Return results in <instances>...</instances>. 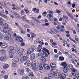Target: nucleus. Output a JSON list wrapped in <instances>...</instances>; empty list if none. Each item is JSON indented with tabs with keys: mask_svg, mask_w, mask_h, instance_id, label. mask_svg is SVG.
Masks as SVG:
<instances>
[{
	"mask_svg": "<svg viewBox=\"0 0 79 79\" xmlns=\"http://www.w3.org/2000/svg\"><path fill=\"white\" fill-rule=\"evenodd\" d=\"M72 41L74 43V44H77V42L75 41V40H72Z\"/></svg>",
	"mask_w": 79,
	"mask_h": 79,
	"instance_id": "obj_58",
	"label": "nucleus"
},
{
	"mask_svg": "<svg viewBox=\"0 0 79 79\" xmlns=\"http://www.w3.org/2000/svg\"><path fill=\"white\" fill-rule=\"evenodd\" d=\"M30 24L31 26H33V27H34V26H35V25L34 24V23L31 22V23Z\"/></svg>",
	"mask_w": 79,
	"mask_h": 79,
	"instance_id": "obj_54",
	"label": "nucleus"
},
{
	"mask_svg": "<svg viewBox=\"0 0 79 79\" xmlns=\"http://www.w3.org/2000/svg\"><path fill=\"white\" fill-rule=\"evenodd\" d=\"M62 66H64V69H63V71L64 73H67L68 70L67 69V64L65 62H63L61 63Z\"/></svg>",
	"mask_w": 79,
	"mask_h": 79,
	"instance_id": "obj_3",
	"label": "nucleus"
},
{
	"mask_svg": "<svg viewBox=\"0 0 79 79\" xmlns=\"http://www.w3.org/2000/svg\"><path fill=\"white\" fill-rule=\"evenodd\" d=\"M43 67L45 69H50V66H48V64H43Z\"/></svg>",
	"mask_w": 79,
	"mask_h": 79,
	"instance_id": "obj_11",
	"label": "nucleus"
},
{
	"mask_svg": "<svg viewBox=\"0 0 79 79\" xmlns=\"http://www.w3.org/2000/svg\"><path fill=\"white\" fill-rule=\"evenodd\" d=\"M67 69H69V70H71L73 73H72V76H75L76 75V73H77V71L74 68H73V65L70 64L68 65L67 67Z\"/></svg>",
	"mask_w": 79,
	"mask_h": 79,
	"instance_id": "obj_1",
	"label": "nucleus"
},
{
	"mask_svg": "<svg viewBox=\"0 0 79 79\" xmlns=\"http://www.w3.org/2000/svg\"><path fill=\"white\" fill-rule=\"evenodd\" d=\"M28 59V57L26 56H23L22 57H21L20 59V61L23 62L24 65H26L27 63H29L30 60H27Z\"/></svg>",
	"mask_w": 79,
	"mask_h": 79,
	"instance_id": "obj_2",
	"label": "nucleus"
},
{
	"mask_svg": "<svg viewBox=\"0 0 79 79\" xmlns=\"http://www.w3.org/2000/svg\"><path fill=\"white\" fill-rule=\"evenodd\" d=\"M48 12H49V14H52V12L51 11H50V10H49L48 11Z\"/></svg>",
	"mask_w": 79,
	"mask_h": 79,
	"instance_id": "obj_56",
	"label": "nucleus"
},
{
	"mask_svg": "<svg viewBox=\"0 0 79 79\" xmlns=\"http://www.w3.org/2000/svg\"><path fill=\"white\" fill-rule=\"evenodd\" d=\"M8 76L7 75H6L4 77V78L5 79H8Z\"/></svg>",
	"mask_w": 79,
	"mask_h": 79,
	"instance_id": "obj_43",
	"label": "nucleus"
},
{
	"mask_svg": "<svg viewBox=\"0 0 79 79\" xmlns=\"http://www.w3.org/2000/svg\"><path fill=\"white\" fill-rule=\"evenodd\" d=\"M54 74H55V73H54V72H51L50 73H49L48 75V76L49 77H48L50 78V77H52V76H53Z\"/></svg>",
	"mask_w": 79,
	"mask_h": 79,
	"instance_id": "obj_18",
	"label": "nucleus"
},
{
	"mask_svg": "<svg viewBox=\"0 0 79 79\" xmlns=\"http://www.w3.org/2000/svg\"><path fill=\"white\" fill-rule=\"evenodd\" d=\"M28 51L27 52V54L28 55H30L31 53H32L34 50V49H32V48H29L28 49Z\"/></svg>",
	"mask_w": 79,
	"mask_h": 79,
	"instance_id": "obj_9",
	"label": "nucleus"
},
{
	"mask_svg": "<svg viewBox=\"0 0 79 79\" xmlns=\"http://www.w3.org/2000/svg\"><path fill=\"white\" fill-rule=\"evenodd\" d=\"M36 56H41V57H42V53H38L36 55Z\"/></svg>",
	"mask_w": 79,
	"mask_h": 79,
	"instance_id": "obj_28",
	"label": "nucleus"
},
{
	"mask_svg": "<svg viewBox=\"0 0 79 79\" xmlns=\"http://www.w3.org/2000/svg\"><path fill=\"white\" fill-rule=\"evenodd\" d=\"M2 28L4 29H8L9 28V26L7 23H5L2 25Z\"/></svg>",
	"mask_w": 79,
	"mask_h": 79,
	"instance_id": "obj_10",
	"label": "nucleus"
},
{
	"mask_svg": "<svg viewBox=\"0 0 79 79\" xmlns=\"http://www.w3.org/2000/svg\"><path fill=\"white\" fill-rule=\"evenodd\" d=\"M26 71L27 73H29V69L28 68H27L26 69Z\"/></svg>",
	"mask_w": 79,
	"mask_h": 79,
	"instance_id": "obj_47",
	"label": "nucleus"
},
{
	"mask_svg": "<svg viewBox=\"0 0 79 79\" xmlns=\"http://www.w3.org/2000/svg\"><path fill=\"white\" fill-rule=\"evenodd\" d=\"M38 50H41V49H42V48L40 47V46H38Z\"/></svg>",
	"mask_w": 79,
	"mask_h": 79,
	"instance_id": "obj_48",
	"label": "nucleus"
},
{
	"mask_svg": "<svg viewBox=\"0 0 79 79\" xmlns=\"http://www.w3.org/2000/svg\"><path fill=\"white\" fill-rule=\"evenodd\" d=\"M0 4L2 6H6V3H5V2H1Z\"/></svg>",
	"mask_w": 79,
	"mask_h": 79,
	"instance_id": "obj_21",
	"label": "nucleus"
},
{
	"mask_svg": "<svg viewBox=\"0 0 79 79\" xmlns=\"http://www.w3.org/2000/svg\"><path fill=\"white\" fill-rule=\"evenodd\" d=\"M6 29H4L3 30V32L4 33H8V31Z\"/></svg>",
	"mask_w": 79,
	"mask_h": 79,
	"instance_id": "obj_39",
	"label": "nucleus"
},
{
	"mask_svg": "<svg viewBox=\"0 0 79 79\" xmlns=\"http://www.w3.org/2000/svg\"><path fill=\"white\" fill-rule=\"evenodd\" d=\"M48 56V55L46 52H44L43 54L42 53V57H47Z\"/></svg>",
	"mask_w": 79,
	"mask_h": 79,
	"instance_id": "obj_22",
	"label": "nucleus"
},
{
	"mask_svg": "<svg viewBox=\"0 0 79 79\" xmlns=\"http://www.w3.org/2000/svg\"><path fill=\"white\" fill-rule=\"evenodd\" d=\"M39 69L40 70H42L43 69V67L42 66V64H41L39 65Z\"/></svg>",
	"mask_w": 79,
	"mask_h": 79,
	"instance_id": "obj_27",
	"label": "nucleus"
},
{
	"mask_svg": "<svg viewBox=\"0 0 79 79\" xmlns=\"http://www.w3.org/2000/svg\"><path fill=\"white\" fill-rule=\"evenodd\" d=\"M4 39L5 40H8L9 39V37L8 36H5L4 37Z\"/></svg>",
	"mask_w": 79,
	"mask_h": 79,
	"instance_id": "obj_36",
	"label": "nucleus"
},
{
	"mask_svg": "<svg viewBox=\"0 0 79 79\" xmlns=\"http://www.w3.org/2000/svg\"><path fill=\"white\" fill-rule=\"evenodd\" d=\"M45 25L46 26H49V24L48 23H46L45 24Z\"/></svg>",
	"mask_w": 79,
	"mask_h": 79,
	"instance_id": "obj_62",
	"label": "nucleus"
},
{
	"mask_svg": "<svg viewBox=\"0 0 79 79\" xmlns=\"http://www.w3.org/2000/svg\"><path fill=\"white\" fill-rule=\"evenodd\" d=\"M14 48L13 46H11L8 48L7 49V50L9 52V53H13V52H14Z\"/></svg>",
	"mask_w": 79,
	"mask_h": 79,
	"instance_id": "obj_4",
	"label": "nucleus"
},
{
	"mask_svg": "<svg viewBox=\"0 0 79 79\" xmlns=\"http://www.w3.org/2000/svg\"><path fill=\"white\" fill-rule=\"evenodd\" d=\"M21 46H24L25 45V44L24 43H21Z\"/></svg>",
	"mask_w": 79,
	"mask_h": 79,
	"instance_id": "obj_50",
	"label": "nucleus"
},
{
	"mask_svg": "<svg viewBox=\"0 0 79 79\" xmlns=\"http://www.w3.org/2000/svg\"><path fill=\"white\" fill-rule=\"evenodd\" d=\"M19 58H18L17 57H15L14 58L13 61L15 63H17L19 61Z\"/></svg>",
	"mask_w": 79,
	"mask_h": 79,
	"instance_id": "obj_14",
	"label": "nucleus"
},
{
	"mask_svg": "<svg viewBox=\"0 0 79 79\" xmlns=\"http://www.w3.org/2000/svg\"><path fill=\"white\" fill-rule=\"evenodd\" d=\"M5 42H3L2 43V46L4 47L5 46Z\"/></svg>",
	"mask_w": 79,
	"mask_h": 79,
	"instance_id": "obj_45",
	"label": "nucleus"
},
{
	"mask_svg": "<svg viewBox=\"0 0 79 79\" xmlns=\"http://www.w3.org/2000/svg\"><path fill=\"white\" fill-rule=\"evenodd\" d=\"M16 40L19 42H22L23 41V40L20 36H17L16 37Z\"/></svg>",
	"mask_w": 79,
	"mask_h": 79,
	"instance_id": "obj_6",
	"label": "nucleus"
},
{
	"mask_svg": "<svg viewBox=\"0 0 79 79\" xmlns=\"http://www.w3.org/2000/svg\"><path fill=\"white\" fill-rule=\"evenodd\" d=\"M36 8H35L32 10L34 12V13H35V11H36Z\"/></svg>",
	"mask_w": 79,
	"mask_h": 79,
	"instance_id": "obj_46",
	"label": "nucleus"
},
{
	"mask_svg": "<svg viewBox=\"0 0 79 79\" xmlns=\"http://www.w3.org/2000/svg\"><path fill=\"white\" fill-rule=\"evenodd\" d=\"M14 52L15 53L16 52H19V50H20V49L19 48H18V46L16 45H15L14 47Z\"/></svg>",
	"mask_w": 79,
	"mask_h": 79,
	"instance_id": "obj_5",
	"label": "nucleus"
},
{
	"mask_svg": "<svg viewBox=\"0 0 79 79\" xmlns=\"http://www.w3.org/2000/svg\"><path fill=\"white\" fill-rule=\"evenodd\" d=\"M73 79H79V78H77V77H73Z\"/></svg>",
	"mask_w": 79,
	"mask_h": 79,
	"instance_id": "obj_63",
	"label": "nucleus"
},
{
	"mask_svg": "<svg viewBox=\"0 0 79 79\" xmlns=\"http://www.w3.org/2000/svg\"><path fill=\"white\" fill-rule=\"evenodd\" d=\"M56 66V64H55V63H52L50 64V66L52 68H55Z\"/></svg>",
	"mask_w": 79,
	"mask_h": 79,
	"instance_id": "obj_12",
	"label": "nucleus"
},
{
	"mask_svg": "<svg viewBox=\"0 0 79 79\" xmlns=\"http://www.w3.org/2000/svg\"><path fill=\"white\" fill-rule=\"evenodd\" d=\"M67 14L68 16H69L70 17L71 15H70V14H69V12H67Z\"/></svg>",
	"mask_w": 79,
	"mask_h": 79,
	"instance_id": "obj_60",
	"label": "nucleus"
},
{
	"mask_svg": "<svg viewBox=\"0 0 79 79\" xmlns=\"http://www.w3.org/2000/svg\"><path fill=\"white\" fill-rule=\"evenodd\" d=\"M35 54L33 53L32 54H31V60H34L35 58Z\"/></svg>",
	"mask_w": 79,
	"mask_h": 79,
	"instance_id": "obj_19",
	"label": "nucleus"
},
{
	"mask_svg": "<svg viewBox=\"0 0 79 79\" xmlns=\"http://www.w3.org/2000/svg\"><path fill=\"white\" fill-rule=\"evenodd\" d=\"M0 16H2V17L5 18V19H7V17H6V16L5 15H3V14L2 13V12H0Z\"/></svg>",
	"mask_w": 79,
	"mask_h": 79,
	"instance_id": "obj_15",
	"label": "nucleus"
},
{
	"mask_svg": "<svg viewBox=\"0 0 79 79\" xmlns=\"http://www.w3.org/2000/svg\"><path fill=\"white\" fill-rule=\"evenodd\" d=\"M8 64H5L3 66V68L4 69H6L8 68Z\"/></svg>",
	"mask_w": 79,
	"mask_h": 79,
	"instance_id": "obj_29",
	"label": "nucleus"
},
{
	"mask_svg": "<svg viewBox=\"0 0 79 79\" xmlns=\"http://www.w3.org/2000/svg\"><path fill=\"white\" fill-rule=\"evenodd\" d=\"M61 12V11H60V10H56V13H60Z\"/></svg>",
	"mask_w": 79,
	"mask_h": 79,
	"instance_id": "obj_42",
	"label": "nucleus"
},
{
	"mask_svg": "<svg viewBox=\"0 0 79 79\" xmlns=\"http://www.w3.org/2000/svg\"><path fill=\"white\" fill-rule=\"evenodd\" d=\"M24 27H26V28H28V27H29V26H28L27 25H25Z\"/></svg>",
	"mask_w": 79,
	"mask_h": 79,
	"instance_id": "obj_57",
	"label": "nucleus"
},
{
	"mask_svg": "<svg viewBox=\"0 0 79 79\" xmlns=\"http://www.w3.org/2000/svg\"><path fill=\"white\" fill-rule=\"evenodd\" d=\"M75 5H76V4H73L72 5V6L73 8H75Z\"/></svg>",
	"mask_w": 79,
	"mask_h": 79,
	"instance_id": "obj_55",
	"label": "nucleus"
},
{
	"mask_svg": "<svg viewBox=\"0 0 79 79\" xmlns=\"http://www.w3.org/2000/svg\"><path fill=\"white\" fill-rule=\"evenodd\" d=\"M59 59L60 61H64V59L63 57H59Z\"/></svg>",
	"mask_w": 79,
	"mask_h": 79,
	"instance_id": "obj_31",
	"label": "nucleus"
},
{
	"mask_svg": "<svg viewBox=\"0 0 79 79\" xmlns=\"http://www.w3.org/2000/svg\"><path fill=\"white\" fill-rule=\"evenodd\" d=\"M10 35L11 36H12V35H14V36L15 37H16V36L17 35L16 34V33H14V34L13 33H12V34H11V33H10Z\"/></svg>",
	"mask_w": 79,
	"mask_h": 79,
	"instance_id": "obj_37",
	"label": "nucleus"
},
{
	"mask_svg": "<svg viewBox=\"0 0 79 79\" xmlns=\"http://www.w3.org/2000/svg\"><path fill=\"white\" fill-rule=\"evenodd\" d=\"M26 16V15H24V16H23L22 17V19L23 21H25V22H26V23H29V24H31V23H30V22L29 21V20H27L26 19V18L25 17Z\"/></svg>",
	"mask_w": 79,
	"mask_h": 79,
	"instance_id": "obj_8",
	"label": "nucleus"
},
{
	"mask_svg": "<svg viewBox=\"0 0 79 79\" xmlns=\"http://www.w3.org/2000/svg\"><path fill=\"white\" fill-rule=\"evenodd\" d=\"M32 69L35 72H36L37 71H38V69L35 68V67H32Z\"/></svg>",
	"mask_w": 79,
	"mask_h": 79,
	"instance_id": "obj_26",
	"label": "nucleus"
},
{
	"mask_svg": "<svg viewBox=\"0 0 79 79\" xmlns=\"http://www.w3.org/2000/svg\"><path fill=\"white\" fill-rule=\"evenodd\" d=\"M15 16L16 18L18 19H21V17L19 16V15L16 14H15Z\"/></svg>",
	"mask_w": 79,
	"mask_h": 79,
	"instance_id": "obj_24",
	"label": "nucleus"
},
{
	"mask_svg": "<svg viewBox=\"0 0 79 79\" xmlns=\"http://www.w3.org/2000/svg\"><path fill=\"white\" fill-rule=\"evenodd\" d=\"M36 13H39V9H38L36 10Z\"/></svg>",
	"mask_w": 79,
	"mask_h": 79,
	"instance_id": "obj_51",
	"label": "nucleus"
},
{
	"mask_svg": "<svg viewBox=\"0 0 79 79\" xmlns=\"http://www.w3.org/2000/svg\"><path fill=\"white\" fill-rule=\"evenodd\" d=\"M24 79H29V77H24Z\"/></svg>",
	"mask_w": 79,
	"mask_h": 79,
	"instance_id": "obj_53",
	"label": "nucleus"
},
{
	"mask_svg": "<svg viewBox=\"0 0 79 79\" xmlns=\"http://www.w3.org/2000/svg\"><path fill=\"white\" fill-rule=\"evenodd\" d=\"M12 66H14V67H16V64L15 63H12Z\"/></svg>",
	"mask_w": 79,
	"mask_h": 79,
	"instance_id": "obj_41",
	"label": "nucleus"
},
{
	"mask_svg": "<svg viewBox=\"0 0 79 79\" xmlns=\"http://www.w3.org/2000/svg\"><path fill=\"white\" fill-rule=\"evenodd\" d=\"M3 37H4V36L3 35H0V40H2L3 39Z\"/></svg>",
	"mask_w": 79,
	"mask_h": 79,
	"instance_id": "obj_38",
	"label": "nucleus"
},
{
	"mask_svg": "<svg viewBox=\"0 0 79 79\" xmlns=\"http://www.w3.org/2000/svg\"><path fill=\"white\" fill-rule=\"evenodd\" d=\"M21 31L22 34H25V33H26V32H24V31L23 29H22Z\"/></svg>",
	"mask_w": 79,
	"mask_h": 79,
	"instance_id": "obj_49",
	"label": "nucleus"
},
{
	"mask_svg": "<svg viewBox=\"0 0 79 79\" xmlns=\"http://www.w3.org/2000/svg\"><path fill=\"white\" fill-rule=\"evenodd\" d=\"M24 10L25 11L26 13H29V10H28L24 9Z\"/></svg>",
	"mask_w": 79,
	"mask_h": 79,
	"instance_id": "obj_52",
	"label": "nucleus"
},
{
	"mask_svg": "<svg viewBox=\"0 0 79 79\" xmlns=\"http://www.w3.org/2000/svg\"><path fill=\"white\" fill-rule=\"evenodd\" d=\"M54 75V77L55 78L58 79L61 76V73H55Z\"/></svg>",
	"mask_w": 79,
	"mask_h": 79,
	"instance_id": "obj_7",
	"label": "nucleus"
},
{
	"mask_svg": "<svg viewBox=\"0 0 79 79\" xmlns=\"http://www.w3.org/2000/svg\"><path fill=\"white\" fill-rule=\"evenodd\" d=\"M1 52L3 54L5 53V50L3 49H2L1 50Z\"/></svg>",
	"mask_w": 79,
	"mask_h": 79,
	"instance_id": "obj_34",
	"label": "nucleus"
},
{
	"mask_svg": "<svg viewBox=\"0 0 79 79\" xmlns=\"http://www.w3.org/2000/svg\"><path fill=\"white\" fill-rule=\"evenodd\" d=\"M5 60H6V58L2 56L0 58V60L2 61H3Z\"/></svg>",
	"mask_w": 79,
	"mask_h": 79,
	"instance_id": "obj_25",
	"label": "nucleus"
},
{
	"mask_svg": "<svg viewBox=\"0 0 79 79\" xmlns=\"http://www.w3.org/2000/svg\"><path fill=\"white\" fill-rule=\"evenodd\" d=\"M54 21H56V22H58V19H54Z\"/></svg>",
	"mask_w": 79,
	"mask_h": 79,
	"instance_id": "obj_64",
	"label": "nucleus"
},
{
	"mask_svg": "<svg viewBox=\"0 0 79 79\" xmlns=\"http://www.w3.org/2000/svg\"><path fill=\"white\" fill-rule=\"evenodd\" d=\"M42 15L43 16H44V17L46 16V15H47V12L46 11L44 12L43 13Z\"/></svg>",
	"mask_w": 79,
	"mask_h": 79,
	"instance_id": "obj_30",
	"label": "nucleus"
},
{
	"mask_svg": "<svg viewBox=\"0 0 79 79\" xmlns=\"http://www.w3.org/2000/svg\"><path fill=\"white\" fill-rule=\"evenodd\" d=\"M63 16L64 18H65L66 19H68V16H66L64 15H63Z\"/></svg>",
	"mask_w": 79,
	"mask_h": 79,
	"instance_id": "obj_44",
	"label": "nucleus"
},
{
	"mask_svg": "<svg viewBox=\"0 0 79 79\" xmlns=\"http://www.w3.org/2000/svg\"><path fill=\"white\" fill-rule=\"evenodd\" d=\"M20 14H21V15L22 16H23L24 15V11L23 10H21Z\"/></svg>",
	"mask_w": 79,
	"mask_h": 79,
	"instance_id": "obj_40",
	"label": "nucleus"
},
{
	"mask_svg": "<svg viewBox=\"0 0 79 79\" xmlns=\"http://www.w3.org/2000/svg\"><path fill=\"white\" fill-rule=\"evenodd\" d=\"M30 34L31 35V37L33 39V38H34V37H36V35L34 34V33H31Z\"/></svg>",
	"mask_w": 79,
	"mask_h": 79,
	"instance_id": "obj_23",
	"label": "nucleus"
},
{
	"mask_svg": "<svg viewBox=\"0 0 79 79\" xmlns=\"http://www.w3.org/2000/svg\"><path fill=\"white\" fill-rule=\"evenodd\" d=\"M47 50L46 49V48H43V52H46L47 51Z\"/></svg>",
	"mask_w": 79,
	"mask_h": 79,
	"instance_id": "obj_35",
	"label": "nucleus"
},
{
	"mask_svg": "<svg viewBox=\"0 0 79 79\" xmlns=\"http://www.w3.org/2000/svg\"><path fill=\"white\" fill-rule=\"evenodd\" d=\"M36 65V62L35 61H33L31 64V67H35Z\"/></svg>",
	"mask_w": 79,
	"mask_h": 79,
	"instance_id": "obj_17",
	"label": "nucleus"
},
{
	"mask_svg": "<svg viewBox=\"0 0 79 79\" xmlns=\"http://www.w3.org/2000/svg\"><path fill=\"white\" fill-rule=\"evenodd\" d=\"M63 42L65 44H67V42L66 41L63 40Z\"/></svg>",
	"mask_w": 79,
	"mask_h": 79,
	"instance_id": "obj_59",
	"label": "nucleus"
},
{
	"mask_svg": "<svg viewBox=\"0 0 79 79\" xmlns=\"http://www.w3.org/2000/svg\"><path fill=\"white\" fill-rule=\"evenodd\" d=\"M29 76H34V75L33 74V73L32 72H30L29 74Z\"/></svg>",
	"mask_w": 79,
	"mask_h": 79,
	"instance_id": "obj_32",
	"label": "nucleus"
},
{
	"mask_svg": "<svg viewBox=\"0 0 79 79\" xmlns=\"http://www.w3.org/2000/svg\"><path fill=\"white\" fill-rule=\"evenodd\" d=\"M66 74L64 73H62L61 75V77H60V79H64L66 78Z\"/></svg>",
	"mask_w": 79,
	"mask_h": 79,
	"instance_id": "obj_16",
	"label": "nucleus"
},
{
	"mask_svg": "<svg viewBox=\"0 0 79 79\" xmlns=\"http://www.w3.org/2000/svg\"><path fill=\"white\" fill-rule=\"evenodd\" d=\"M17 9L18 11H19L20 10H21V9L19 7H17Z\"/></svg>",
	"mask_w": 79,
	"mask_h": 79,
	"instance_id": "obj_61",
	"label": "nucleus"
},
{
	"mask_svg": "<svg viewBox=\"0 0 79 79\" xmlns=\"http://www.w3.org/2000/svg\"><path fill=\"white\" fill-rule=\"evenodd\" d=\"M10 58H13V54L10 53L9 55Z\"/></svg>",
	"mask_w": 79,
	"mask_h": 79,
	"instance_id": "obj_33",
	"label": "nucleus"
},
{
	"mask_svg": "<svg viewBox=\"0 0 79 79\" xmlns=\"http://www.w3.org/2000/svg\"><path fill=\"white\" fill-rule=\"evenodd\" d=\"M40 61L42 63H46V59L44 57H41Z\"/></svg>",
	"mask_w": 79,
	"mask_h": 79,
	"instance_id": "obj_13",
	"label": "nucleus"
},
{
	"mask_svg": "<svg viewBox=\"0 0 79 79\" xmlns=\"http://www.w3.org/2000/svg\"><path fill=\"white\" fill-rule=\"evenodd\" d=\"M19 72L21 75H23L24 74V70L23 69H20Z\"/></svg>",
	"mask_w": 79,
	"mask_h": 79,
	"instance_id": "obj_20",
	"label": "nucleus"
}]
</instances>
